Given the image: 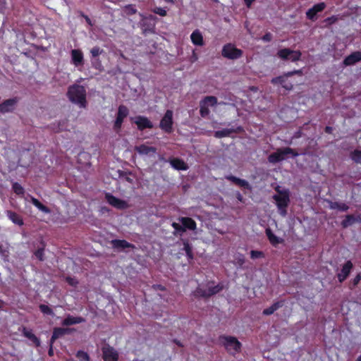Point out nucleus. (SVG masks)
<instances>
[{"mask_svg": "<svg viewBox=\"0 0 361 361\" xmlns=\"http://www.w3.org/2000/svg\"><path fill=\"white\" fill-rule=\"evenodd\" d=\"M67 96L72 103L79 105L81 108L86 107V90L82 85H73L70 86Z\"/></svg>", "mask_w": 361, "mask_h": 361, "instance_id": "f257e3e1", "label": "nucleus"}, {"mask_svg": "<svg viewBox=\"0 0 361 361\" xmlns=\"http://www.w3.org/2000/svg\"><path fill=\"white\" fill-rule=\"evenodd\" d=\"M277 194L273 196L280 214L285 216L287 214V207L290 202V192L288 190H281L279 186L275 188Z\"/></svg>", "mask_w": 361, "mask_h": 361, "instance_id": "f03ea898", "label": "nucleus"}, {"mask_svg": "<svg viewBox=\"0 0 361 361\" xmlns=\"http://www.w3.org/2000/svg\"><path fill=\"white\" fill-rule=\"evenodd\" d=\"M290 154L293 157L299 156V153L290 147L279 148L276 152L271 153L268 157V160L270 163L275 164L284 160L285 156Z\"/></svg>", "mask_w": 361, "mask_h": 361, "instance_id": "7ed1b4c3", "label": "nucleus"}, {"mask_svg": "<svg viewBox=\"0 0 361 361\" xmlns=\"http://www.w3.org/2000/svg\"><path fill=\"white\" fill-rule=\"evenodd\" d=\"M219 339L229 353L234 355L240 350L241 343L235 337L221 336L219 337Z\"/></svg>", "mask_w": 361, "mask_h": 361, "instance_id": "20e7f679", "label": "nucleus"}, {"mask_svg": "<svg viewBox=\"0 0 361 361\" xmlns=\"http://www.w3.org/2000/svg\"><path fill=\"white\" fill-rule=\"evenodd\" d=\"M302 74L301 70H295L293 71H289L288 73H284L282 76H278L271 79V82L274 85L281 84L282 87L286 90H291L293 87V85L291 82H287V78L292 76L293 75H301Z\"/></svg>", "mask_w": 361, "mask_h": 361, "instance_id": "39448f33", "label": "nucleus"}, {"mask_svg": "<svg viewBox=\"0 0 361 361\" xmlns=\"http://www.w3.org/2000/svg\"><path fill=\"white\" fill-rule=\"evenodd\" d=\"M173 112L172 110L166 111L159 122V128L166 133L171 134L173 131Z\"/></svg>", "mask_w": 361, "mask_h": 361, "instance_id": "423d86ee", "label": "nucleus"}, {"mask_svg": "<svg viewBox=\"0 0 361 361\" xmlns=\"http://www.w3.org/2000/svg\"><path fill=\"white\" fill-rule=\"evenodd\" d=\"M218 104L217 98L214 96H206L200 103V114L205 118L209 116L210 111L209 106H215Z\"/></svg>", "mask_w": 361, "mask_h": 361, "instance_id": "0eeeda50", "label": "nucleus"}, {"mask_svg": "<svg viewBox=\"0 0 361 361\" xmlns=\"http://www.w3.org/2000/svg\"><path fill=\"white\" fill-rule=\"evenodd\" d=\"M221 55L228 59H237L243 56V51L231 43L226 44L221 50Z\"/></svg>", "mask_w": 361, "mask_h": 361, "instance_id": "6e6552de", "label": "nucleus"}, {"mask_svg": "<svg viewBox=\"0 0 361 361\" xmlns=\"http://www.w3.org/2000/svg\"><path fill=\"white\" fill-rule=\"evenodd\" d=\"M277 56L282 60H290L292 62H296L300 60L302 53L299 50L284 48L278 51Z\"/></svg>", "mask_w": 361, "mask_h": 361, "instance_id": "1a4fd4ad", "label": "nucleus"}, {"mask_svg": "<svg viewBox=\"0 0 361 361\" xmlns=\"http://www.w3.org/2000/svg\"><path fill=\"white\" fill-rule=\"evenodd\" d=\"M128 109L126 106L120 105L118 106L117 116L114 123V129L115 131L118 132L121 130L123 120L128 116Z\"/></svg>", "mask_w": 361, "mask_h": 361, "instance_id": "9d476101", "label": "nucleus"}, {"mask_svg": "<svg viewBox=\"0 0 361 361\" xmlns=\"http://www.w3.org/2000/svg\"><path fill=\"white\" fill-rule=\"evenodd\" d=\"M102 358L104 361H118V352L109 345L102 347Z\"/></svg>", "mask_w": 361, "mask_h": 361, "instance_id": "9b49d317", "label": "nucleus"}, {"mask_svg": "<svg viewBox=\"0 0 361 361\" xmlns=\"http://www.w3.org/2000/svg\"><path fill=\"white\" fill-rule=\"evenodd\" d=\"M105 198L110 205L116 209H125L128 207V204L126 201L114 196L111 193H106Z\"/></svg>", "mask_w": 361, "mask_h": 361, "instance_id": "f8f14e48", "label": "nucleus"}, {"mask_svg": "<svg viewBox=\"0 0 361 361\" xmlns=\"http://www.w3.org/2000/svg\"><path fill=\"white\" fill-rule=\"evenodd\" d=\"M18 101L19 98L17 97L4 100L0 104V113L6 114L12 112Z\"/></svg>", "mask_w": 361, "mask_h": 361, "instance_id": "ddd939ff", "label": "nucleus"}, {"mask_svg": "<svg viewBox=\"0 0 361 361\" xmlns=\"http://www.w3.org/2000/svg\"><path fill=\"white\" fill-rule=\"evenodd\" d=\"M326 5L324 2H320L314 4L312 8L308 9L306 12V17L307 19L314 21L317 20V14L319 12L323 11Z\"/></svg>", "mask_w": 361, "mask_h": 361, "instance_id": "4468645a", "label": "nucleus"}, {"mask_svg": "<svg viewBox=\"0 0 361 361\" xmlns=\"http://www.w3.org/2000/svg\"><path fill=\"white\" fill-rule=\"evenodd\" d=\"M353 264L350 260H348L342 267L341 272L337 274L338 280L340 283L343 282L349 276Z\"/></svg>", "mask_w": 361, "mask_h": 361, "instance_id": "2eb2a0df", "label": "nucleus"}, {"mask_svg": "<svg viewBox=\"0 0 361 361\" xmlns=\"http://www.w3.org/2000/svg\"><path fill=\"white\" fill-rule=\"evenodd\" d=\"M71 55V62L75 67H78L84 64V56L80 49H72Z\"/></svg>", "mask_w": 361, "mask_h": 361, "instance_id": "dca6fc26", "label": "nucleus"}, {"mask_svg": "<svg viewBox=\"0 0 361 361\" xmlns=\"http://www.w3.org/2000/svg\"><path fill=\"white\" fill-rule=\"evenodd\" d=\"M360 61H361V51H356L347 56L343 61V63L345 66H350Z\"/></svg>", "mask_w": 361, "mask_h": 361, "instance_id": "f3484780", "label": "nucleus"}, {"mask_svg": "<svg viewBox=\"0 0 361 361\" xmlns=\"http://www.w3.org/2000/svg\"><path fill=\"white\" fill-rule=\"evenodd\" d=\"M243 131V128L241 126H238L236 128H224L221 130H216L214 132V137L216 138H222L225 137H229L232 133H241Z\"/></svg>", "mask_w": 361, "mask_h": 361, "instance_id": "a211bd4d", "label": "nucleus"}, {"mask_svg": "<svg viewBox=\"0 0 361 361\" xmlns=\"http://www.w3.org/2000/svg\"><path fill=\"white\" fill-rule=\"evenodd\" d=\"M135 123L137 125V128L140 130H143L147 128L151 129L153 128V124L149 118L142 116H137L135 118Z\"/></svg>", "mask_w": 361, "mask_h": 361, "instance_id": "6ab92c4d", "label": "nucleus"}, {"mask_svg": "<svg viewBox=\"0 0 361 361\" xmlns=\"http://www.w3.org/2000/svg\"><path fill=\"white\" fill-rule=\"evenodd\" d=\"M73 329L69 328L55 327L53 329V333L50 338L51 343H54L56 340L63 336L66 334H70Z\"/></svg>", "mask_w": 361, "mask_h": 361, "instance_id": "aec40b11", "label": "nucleus"}, {"mask_svg": "<svg viewBox=\"0 0 361 361\" xmlns=\"http://www.w3.org/2000/svg\"><path fill=\"white\" fill-rule=\"evenodd\" d=\"M112 247L116 250H124L126 248L134 249L135 247L133 244L128 243L126 240L115 239L111 242Z\"/></svg>", "mask_w": 361, "mask_h": 361, "instance_id": "412c9836", "label": "nucleus"}, {"mask_svg": "<svg viewBox=\"0 0 361 361\" xmlns=\"http://www.w3.org/2000/svg\"><path fill=\"white\" fill-rule=\"evenodd\" d=\"M85 322V318L82 317H73L68 314L61 322V324L65 326H68L74 324L83 323Z\"/></svg>", "mask_w": 361, "mask_h": 361, "instance_id": "4be33fe9", "label": "nucleus"}, {"mask_svg": "<svg viewBox=\"0 0 361 361\" xmlns=\"http://www.w3.org/2000/svg\"><path fill=\"white\" fill-rule=\"evenodd\" d=\"M178 221L182 224L185 231L187 229L194 231L197 228V224L190 217H179Z\"/></svg>", "mask_w": 361, "mask_h": 361, "instance_id": "5701e85b", "label": "nucleus"}, {"mask_svg": "<svg viewBox=\"0 0 361 361\" xmlns=\"http://www.w3.org/2000/svg\"><path fill=\"white\" fill-rule=\"evenodd\" d=\"M135 150L140 155H148L157 153V148L154 147H149L145 144L135 146Z\"/></svg>", "mask_w": 361, "mask_h": 361, "instance_id": "b1692460", "label": "nucleus"}, {"mask_svg": "<svg viewBox=\"0 0 361 361\" xmlns=\"http://www.w3.org/2000/svg\"><path fill=\"white\" fill-rule=\"evenodd\" d=\"M226 179L231 181L234 184H235L241 188H243L247 189V190H251L250 185L249 184V183L247 180H245L244 179L239 178L233 175L226 176Z\"/></svg>", "mask_w": 361, "mask_h": 361, "instance_id": "393cba45", "label": "nucleus"}, {"mask_svg": "<svg viewBox=\"0 0 361 361\" xmlns=\"http://www.w3.org/2000/svg\"><path fill=\"white\" fill-rule=\"evenodd\" d=\"M7 217L15 224L18 226H23L24 224L22 216L18 213L11 210H7L6 212Z\"/></svg>", "mask_w": 361, "mask_h": 361, "instance_id": "a878e982", "label": "nucleus"}, {"mask_svg": "<svg viewBox=\"0 0 361 361\" xmlns=\"http://www.w3.org/2000/svg\"><path fill=\"white\" fill-rule=\"evenodd\" d=\"M171 166L176 170H187L188 169L185 162L179 158H173L169 160Z\"/></svg>", "mask_w": 361, "mask_h": 361, "instance_id": "bb28decb", "label": "nucleus"}, {"mask_svg": "<svg viewBox=\"0 0 361 361\" xmlns=\"http://www.w3.org/2000/svg\"><path fill=\"white\" fill-rule=\"evenodd\" d=\"M190 39L192 44L196 46H202L204 44L203 36L199 30H195L192 32Z\"/></svg>", "mask_w": 361, "mask_h": 361, "instance_id": "cd10ccee", "label": "nucleus"}, {"mask_svg": "<svg viewBox=\"0 0 361 361\" xmlns=\"http://www.w3.org/2000/svg\"><path fill=\"white\" fill-rule=\"evenodd\" d=\"M265 233H266V235H267L268 240H269L270 243L274 246H276L278 244L283 242V240L277 237L272 232V231L270 228H266Z\"/></svg>", "mask_w": 361, "mask_h": 361, "instance_id": "c85d7f7f", "label": "nucleus"}, {"mask_svg": "<svg viewBox=\"0 0 361 361\" xmlns=\"http://www.w3.org/2000/svg\"><path fill=\"white\" fill-rule=\"evenodd\" d=\"M23 334L25 337L32 341L36 347H39L40 345L41 342L39 338L32 333V330H28L26 328H23Z\"/></svg>", "mask_w": 361, "mask_h": 361, "instance_id": "c756f323", "label": "nucleus"}, {"mask_svg": "<svg viewBox=\"0 0 361 361\" xmlns=\"http://www.w3.org/2000/svg\"><path fill=\"white\" fill-rule=\"evenodd\" d=\"M360 218L355 217L353 214H348L345 216V219L341 221V226L343 228H345L348 226L353 225L355 222L360 221Z\"/></svg>", "mask_w": 361, "mask_h": 361, "instance_id": "7c9ffc66", "label": "nucleus"}, {"mask_svg": "<svg viewBox=\"0 0 361 361\" xmlns=\"http://www.w3.org/2000/svg\"><path fill=\"white\" fill-rule=\"evenodd\" d=\"M283 305L284 300L275 302L269 307L264 309L262 313L264 315H271L280 307H283Z\"/></svg>", "mask_w": 361, "mask_h": 361, "instance_id": "2f4dec72", "label": "nucleus"}, {"mask_svg": "<svg viewBox=\"0 0 361 361\" xmlns=\"http://www.w3.org/2000/svg\"><path fill=\"white\" fill-rule=\"evenodd\" d=\"M30 201L34 206H35L39 210L42 211V212L45 214H49L51 212V209L48 207L44 205L37 198L31 197Z\"/></svg>", "mask_w": 361, "mask_h": 361, "instance_id": "473e14b6", "label": "nucleus"}, {"mask_svg": "<svg viewBox=\"0 0 361 361\" xmlns=\"http://www.w3.org/2000/svg\"><path fill=\"white\" fill-rule=\"evenodd\" d=\"M183 250L185 252L186 256L189 262L194 259V255L192 252V247L190 244L188 240H183Z\"/></svg>", "mask_w": 361, "mask_h": 361, "instance_id": "72a5a7b5", "label": "nucleus"}, {"mask_svg": "<svg viewBox=\"0 0 361 361\" xmlns=\"http://www.w3.org/2000/svg\"><path fill=\"white\" fill-rule=\"evenodd\" d=\"M140 24L144 32H154L155 27L154 23H151L149 21L142 19Z\"/></svg>", "mask_w": 361, "mask_h": 361, "instance_id": "f704fd0d", "label": "nucleus"}, {"mask_svg": "<svg viewBox=\"0 0 361 361\" xmlns=\"http://www.w3.org/2000/svg\"><path fill=\"white\" fill-rule=\"evenodd\" d=\"M330 208L332 209H338L341 212H346L348 210L349 207L343 202H331L330 203Z\"/></svg>", "mask_w": 361, "mask_h": 361, "instance_id": "c9c22d12", "label": "nucleus"}, {"mask_svg": "<svg viewBox=\"0 0 361 361\" xmlns=\"http://www.w3.org/2000/svg\"><path fill=\"white\" fill-rule=\"evenodd\" d=\"M224 288V286L222 284H217L216 286L209 287L207 289H206L207 298L219 293L220 291H221Z\"/></svg>", "mask_w": 361, "mask_h": 361, "instance_id": "e433bc0d", "label": "nucleus"}, {"mask_svg": "<svg viewBox=\"0 0 361 361\" xmlns=\"http://www.w3.org/2000/svg\"><path fill=\"white\" fill-rule=\"evenodd\" d=\"M12 190L16 195L20 196V197L23 196L25 194L24 188L20 183H18L17 182H14L12 184Z\"/></svg>", "mask_w": 361, "mask_h": 361, "instance_id": "4c0bfd02", "label": "nucleus"}, {"mask_svg": "<svg viewBox=\"0 0 361 361\" xmlns=\"http://www.w3.org/2000/svg\"><path fill=\"white\" fill-rule=\"evenodd\" d=\"M171 226L174 229L173 234L175 235H181L183 233L185 232L183 225H180L178 223L173 222L171 224Z\"/></svg>", "mask_w": 361, "mask_h": 361, "instance_id": "58836bf2", "label": "nucleus"}, {"mask_svg": "<svg viewBox=\"0 0 361 361\" xmlns=\"http://www.w3.org/2000/svg\"><path fill=\"white\" fill-rule=\"evenodd\" d=\"M351 159L356 164H361V150L355 149L350 153Z\"/></svg>", "mask_w": 361, "mask_h": 361, "instance_id": "ea45409f", "label": "nucleus"}, {"mask_svg": "<svg viewBox=\"0 0 361 361\" xmlns=\"http://www.w3.org/2000/svg\"><path fill=\"white\" fill-rule=\"evenodd\" d=\"M39 308L44 314L52 316L54 314L52 309L47 305L41 304L39 305Z\"/></svg>", "mask_w": 361, "mask_h": 361, "instance_id": "a19ab883", "label": "nucleus"}, {"mask_svg": "<svg viewBox=\"0 0 361 361\" xmlns=\"http://www.w3.org/2000/svg\"><path fill=\"white\" fill-rule=\"evenodd\" d=\"M194 295L195 297H201L204 298H207V291L205 288H203L200 286H198L194 292Z\"/></svg>", "mask_w": 361, "mask_h": 361, "instance_id": "79ce46f5", "label": "nucleus"}, {"mask_svg": "<svg viewBox=\"0 0 361 361\" xmlns=\"http://www.w3.org/2000/svg\"><path fill=\"white\" fill-rule=\"evenodd\" d=\"M76 357L80 361H90V356L87 353L83 350H78L75 355Z\"/></svg>", "mask_w": 361, "mask_h": 361, "instance_id": "37998d69", "label": "nucleus"}, {"mask_svg": "<svg viewBox=\"0 0 361 361\" xmlns=\"http://www.w3.org/2000/svg\"><path fill=\"white\" fill-rule=\"evenodd\" d=\"M124 11L128 16H132L137 13V9L135 5L128 4L125 6Z\"/></svg>", "mask_w": 361, "mask_h": 361, "instance_id": "c03bdc74", "label": "nucleus"}, {"mask_svg": "<svg viewBox=\"0 0 361 361\" xmlns=\"http://www.w3.org/2000/svg\"><path fill=\"white\" fill-rule=\"evenodd\" d=\"M264 257V254L262 251L259 250H251L250 251V257L252 259L262 258Z\"/></svg>", "mask_w": 361, "mask_h": 361, "instance_id": "a18cd8bd", "label": "nucleus"}, {"mask_svg": "<svg viewBox=\"0 0 361 361\" xmlns=\"http://www.w3.org/2000/svg\"><path fill=\"white\" fill-rule=\"evenodd\" d=\"M103 52V49H102L99 47L95 46L92 47L90 50V53L92 57H97L100 55Z\"/></svg>", "mask_w": 361, "mask_h": 361, "instance_id": "49530a36", "label": "nucleus"}, {"mask_svg": "<svg viewBox=\"0 0 361 361\" xmlns=\"http://www.w3.org/2000/svg\"><path fill=\"white\" fill-rule=\"evenodd\" d=\"M338 20V18L336 16H332L324 19V23H326V25H331L336 23Z\"/></svg>", "mask_w": 361, "mask_h": 361, "instance_id": "de8ad7c7", "label": "nucleus"}, {"mask_svg": "<svg viewBox=\"0 0 361 361\" xmlns=\"http://www.w3.org/2000/svg\"><path fill=\"white\" fill-rule=\"evenodd\" d=\"M152 11L155 14H157L162 17L166 16L167 15L166 11L164 8H161V7H156L152 10Z\"/></svg>", "mask_w": 361, "mask_h": 361, "instance_id": "09e8293b", "label": "nucleus"}, {"mask_svg": "<svg viewBox=\"0 0 361 361\" xmlns=\"http://www.w3.org/2000/svg\"><path fill=\"white\" fill-rule=\"evenodd\" d=\"M140 16L142 18V19L147 20V21H149L151 23H155L156 20L157 19V18L155 16L152 15V14H149L148 16H144L143 14L140 13Z\"/></svg>", "mask_w": 361, "mask_h": 361, "instance_id": "8fccbe9b", "label": "nucleus"}, {"mask_svg": "<svg viewBox=\"0 0 361 361\" xmlns=\"http://www.w3.org/2000/svg\"><path fill=\"white\" fill-rule=\"evenodd\" d=\"M66 281L71 286L73 287H76L77 285L78 284V281L75 278H73V277H71V276H67L66 278Z\"/></svg>", "mask_w": 361, "mask_h": 361, "instance_id": "3c124183", "label": "nucleus"}, {"mask_svg": "<svg viewBox=\"0 0 361 361\" xmlns=\"http://www.w3.org/2000/svg\"><path fill=\"white\" fill-rule=\"evenodd\" d=\"M35 257L40 261H42L44 256V248H39L35 252Z\"/></svg>", "mask_w": 361, "mask_h": 361, "instance_id": "603ef678", "label": "nucleus"}, {"mask_svg": "<svg viewBox=\"0 0 361 361\" xmlns=\"http://www.w3.org/2000/svg\"><path fill=\"white\" fill-rule=\"evenodd\" d=\"M361 280V274H357L355 277L353 279L352 283L353 287H355Z\"/></svg>", "mask_w": 361, "mask_h": 361, "instance_id": "864d4df0", "label": "nucleus"}, {"mask_svg": "<svg viewBox=\"0 0 361 361\" xmlns=\"http://www.w3.org/2000/svg\"><path fill=\"white\" fill-rule=\"evenodd\" d=\"M272 39V35L270 32H267L262 37V40L264 42H270Z\"/></svg>", "mask_w": 361, "mask_h": 361, "instance_id": "5fc2aeb1", "label": "nucleus"}, {"mask_svg": "<svg viewBox=\"0 0 361 361\" xmlns=\"http://www.w3.org/2000/svg\"><path fill=\"white\" fill-rule=\"evenodd\" d=\"M53 344H54V343H51V341H49V350H48V355L50 357L54 355Z\"/></svg>", "mask_w": 361, "mask_h": 361, "instance_id": "6e6d98bb", "label": "nucleus"}, {"mask_svg": "<svg viewBox=\"0 0 361 361\" xmlns=\"http://www.w3.org/2000/svg\"><path fill=\"white\" fill-rule=\"evenodd\" d=\"M153 287L156 290L157 289V290H162V291L165 290V287L164 286H162V285H160V284L159 285H154V286H153Z\"/></svg>", "mask_w": 361, "mask_h": 361, "instance_id": "4d7b16f0", "label": "nucleus"}, {"mask_svg": "<svg viewBox=\"0 0 361 361\" xmlns=\"http://www.w3.org/2000/svg\"><path fill=\"white\" fill-rule=\"evenodd\" d=\"M324 131L326 133L331 134L332 133V131H333V128L331 126H326V128L324 129Z\"/></svg>", "mask_w": 361, "mask_h": 361, "instance_id": "13d9d810", "label": "nucleus"}, {"mask_svg": "<svg viewBox=\"0 0 361 361\" xmlns=\"http://www.w3.org/2000/svg\"><path fill=\"white\" fill-rule=\"evenodd\" d=\"M255 0H244L245 5L250 7Z\"/></svg>", "mask_w": 361, "mask_h": 361, "instance_id": "bf43d9fd", "label": "nucleus"}, {"mask_svg": "<svg viewBox=\"0 0 361 361\" xmlns=\"http://www.w3.org/2000/svg\"><path fill=\"white\" fill-rule=\"evenodd\" d=\"M125 174H126L125 180H126L127 182L130 183H133V180L131 178H130V177L127 175V173H125Z\"/></svg>", "mask_w": 361, "mask_h": 361, "instance_id": "052dcab7", "label": "nucleus"}, {"mask_svg": "<svg viewBox=\"0 0 361 361\" xmlns=\"http://www.w3.org/2000/svg\"><path fill=\"white\" fill-rule=\"evenodd\" d=\"M173 341L174 343H176L179 347H183V346L182 343L180 341L177 340V339H174Z\"/></svg>", "mask_w": 361, "mask_h": 361, "instance_id": "680f3d73", "label": "nucleus"}, {"mask_svg": "<svg viewBox=\"0 0 361 361\" xmlns=\"http://www.w3.org/2000/svg\"><path fill=\"white\" fill-rule=\"evenodd\" d=\"M82 16L85 18L86 22L89 24V25H92V22H91V20L90 18L87 16H85L84 14H82Z\"/></svg>", "mask_w": 361, "mask_h": 361, "instance_id": "e2e57ef3", "label": "nucleus"}, {"mask_svg": "<svg viewBox=\"0 0 361 361\" xmlns=\"http://www.w3.org/2000/svg\"><path fill=\"white\" fill-rule=\"evenodd\" d=\"M236 197H237L238 201L243 202V197L242 195L240 192H238Z\"/></svg>", "mask_w": 361, "mask_h": 361, "instance_id": "0e129e2a", "label": "nucleus"}, {"mask_svg": "<svg viewBox=\"0 0 361 361\" xmlns=\"http://www.w3.org/2000/svg\"><path fill=\"white\" fill-rule=\"evenodd\" d=\"M167 3L174 4V0H164Z\"/></svg>", "mask_w": 361, "mask_h": 361, "instance_id": "69168bd1", "label": "nucleus"}, {"mask_svg": "<svg viewBox=\"0 0 361 361\" xmlns=\"http://www.w3.org/2000/svg\"><path fill=\"white\" fill-rule=\"evenodd\" d=\"M355 361H361V355L357 358Z\"/></svg>", "mask_w": 361, "mask_h": 361, "instance_id": "338daca9", "label": "nucleus"}, {"mask_svg": "<svg viewBox=\"0 0 361 361\" xmlns=\"http://www.w3.org/2000/svg\"><path fill=\"white\" fill-rule=\"evenodd\" d=\"M239 262H240V264H243L244 262V260L243 259H240Z\"/></svg>", "mask_w": 361, "mask_h": 361, "instance_id": "774afa93", "label": "nucleus"}]
</instances>
